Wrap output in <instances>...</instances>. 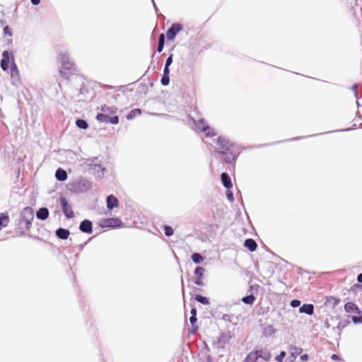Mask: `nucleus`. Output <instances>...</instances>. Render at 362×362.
<instances>
[{"label":"nucleus","mask_w":362,"mask_h":362,"mask_svg":"<svg viewBox=\"0 0 362 362\" xmlns=\"http://www.w3.org/2000/svg\"><path fill=\"white\" fill-rule=\"evenodd\" d=\"M11 60V77L12 78V84L16 86H18L21 84L20 74L12 52H10L8 50H4L3 52L0 66L3 71H7L9 68V63Z\"/></svg>","instance_id":"1"},{"label":"nucleus","mask_w":362,"mask_h":362,"mask_svg":"<svg viewBox=\"0 0 362 362\" xmlns=\"http://www.w3.org/2000/svg\"><path fill=\"white\" fill-rule=\"evenodd\" d=\"M33 219V209L29 206L24 208L18 218V223L16 228V230L21 235H23L26 231L30 230Z\"/></svg>","instance_id":"2"},{"label":"nucleus","mask_w":362,"mask_h":362,"mask_svg":"<svg viewBox=\"0 0 362 362\" xmlns=\"http://www.w3.org/2000/svg\"><path fill=\"white\" fill-rule=\"evenodd\" d=\"M59 57L62 63L59 73L63 78L69 79L76 71L75 64L70 62L69 57L66 54H60Z\"/></svg>","instance_id":"3"},{"label":"nucleus","mask_w":362,"mask_h":362,"mask_svg":"<svg viewBox=\"0 0 362 362\" xmlns=\"http://www.w3.org/2000/svg\"><path fill=\"white\" fill-rule=\"evenodd\" d=\"M91 187L92 183L85 178L74 180L67 185L68 189L74 193H83L90 189Z\"/></svg>","instance_id":"4"},{"label":"nucleus","mask_w":362,"mask_h":362,"mask_svg":"<svg viewBox=\"0 0 362 362\" xmlns=\"http://www.w3.org/2000/svg\"><path fill=\"white\" fill-rule=\"evenodd\" d=\"M216 153L221 156H225L224 160L226 163L231 165V166L234 168L235 162L241 153L240 148L233 149L231 151H220L216 150L214 151Z\"/></svg>","instance_id":"5"},{"label":"nucleus","mask_w":362,"mask_h":362,"mask_svg":"<svg viewBox=\"0 0 362 362\" xmlns=\"http://www.w3.org/2000/svg\"><path fill=\"white\" fill-rule=\"evenodd\" d=\"M233 337V334L230 331L223 332L218 337L217 341L214 343V346L218 349H223L230 343V341Z\"/></svg>","instance_id":"6"},{"label":"nucleus","mask_w":362,"mask_h":362,"mask_svg":"<svg viewBox=\"0 0 362 362\" xmlns=\"http://www.w3.org/2000/svg\"><path fill=\"white\" fill-rule=\"evenodd\" d=\"M216 144L223 148L222 151H231L240 148L238 145L232 143L224 136H219L216 139Z\"/></svg>","instance_id":"7"},{"label":"nucleus","mask_w":362,"mask_h":362,"mask_svg":"<svg viewBox=\"0 0 362 362\" xmlns=\"http://www.w3.org/2000/svg\"><path fill=\"white\" fill-rule=\"evenodd\" d=\"M95 119L100 123L117 124L119 119L117 115H110L106 114H97Z\"/></svg>","instance_id":"8"},{"label":"nucleus","mask_w":362,"mask_h":362,"mask_svg":"<svg viewBox=\"0 0 362 362\" xmlns=\"http://www.w3.org/2000/svg\"><path fill=\"white\" fill-rule=\"evenodd\" d=\"M197 128L200 129L201 132H204L206 137H214L217 134L214 129L206 124L204 119H200L198 121Z\"/></svg>","instance_id":"9"},{"label":"nucleus","mask_w":362,"mask_h":362,"mask_svg":"<svg viewBox=\"0 0 362 362\" xmlns=\"http://www.w3.org/2000/svg\"><path fill=\"white\" fill-rule=\"evenodd\" d=\"M62 210L67 218H71L74 216V211L72 210L71 206L69 205L68 200L66 198L64 197H61L59 198Z\"/></svg>","instance_id":"10"},{"label":"nucleus","mask_w":362,"mask_h":362,"mask_svg":"<svg viewBox=\"0 0 362 362\" xmlns=\"http://www.w3.org/2000/svg\"><path fill=\"white\" fill-rule=\"evenodd\" d=\"M183 28L182 24L178 23H175L171 25V26L167 30L166 37L168 40H173L176 35L180 32Z\"/></svg>","instance_id":"11"},{"label":"nucleus","mask_w":362,"mask_h":362,"mask_svg":"<svg viewBox=\"0 0 362 362\" xmlns=\"http://www.w3.org/2000/svg\"><path fill=\"white\" fill-rule=\"evenodd\" d=\"M101 224L102 227L106 228H118L122 226V222L119 218H109L104 219Z\"/></svg>","instance_id":"12"},{"label":"nucleus","mask_w":362,"mask_h":362,"mask_svg":"<svg viewBox=\"0 0 362 362\" xmlns=\"http://www.w3.org/2000/svg\"><path fill=\"white\" fill-rule=\"evenodd\" d=\"M204 268L202 267H197L194 269V274L195 275L194 284L197 286H204V284L202 281V277L204 273Z\"/></svg>","instance_id":"13"},{"label":"nucleus","mask_w":362,"mask_h":362,"mask_svg":"<svg viewBox=\"0 0 362 362\" xmlns=\"http://www.w3.org/2000/svg\"><path fill=\"white\" fill-rule=\"evenodd\" d=\"M79 230L82 233L91 234L93 233V223L88 219L83 220L80 223Z\"/></svg>","instance_id":"14"},{"label":"nucleus","mask_w":362,"mask_h":362,"mask_svg":"<svg viewBox=\"0 0 362 362\" xmlns=\"http://www.w3.org/2000/svg\"><path fill=\"white\" fill-rule=\"evenodd\" d=\"M107 208L112 210L118 206V199L113 194H110L106 198Z\"/></svg>","instance_id":"15"},{"label":"nucleus","mask_w":362,"mask_h":362,"mask_svg":"<svg viewBox=\"0 0 362 362\" xmlns=\"http://www.w3.org/2000/svg\"><path fill=\"white\" fill-rule=\"evenodd\" d=\"M101 110V112L98 114H106L110 115H115L117 113L118 108L115 106H107V105H101L100 107H98Z\"/></svg>","instance_id":"16"},{"label":"nucleus","mask_w":362,"mask_h":362,"mask_svg":"<svg viewBox=\"0 0 362 362\" xmlns=\"http://www.w3.org/2000/svg\"><path fill=\"white\" fill-rule=\"evenodd\" d=\"M221 180L222 185L227 189H230L233 187V183L230 179V177L227 173H222L221 175Z\"/></svg>","instance_id":"17"},{"label":"nucleus","mask_w":362,"mask_h":362,"mask_svg":"<svg viewBox=\"0 0 362 362\" xmlns=\"http://www.w3.org/2000/svg\"><path fill=\"white\" fill-rule=\"evenodd\" d=\"M90 169L93 170L94 174L98 177H102L104 175V173L105 171V167H103L100 164H90Z\"/></svg>","instance_id":"18"},{"label":"nucleus","mask_w":362,"mask_h":362,"mask_svg":"<svg viewBox=\"0 0 362 362\" xmlns=\"http://www.w3.org/2000/svg\"><path fill=\"white\" fill-rule=\"evenodd\" d=\"M49 210L47 207H41L36 212V217L41 221L46 220L49 216Z\"/></svg>","instance_id":"19"},{"label":"nucleus","mask_w":362,"mask_h":362,"mask_svg":"<svg viewBox=\"0 0 362 362\" xmlns=\"http://www.w3.org/2000/svg\"><path fill=\"white\" fill-rule=\"evenodd\" d=\"M314 305L313 304H307V303H305L303 304V305H301L299 308V312L300 313H305V314H307L308 315H311L313 314L314 313Z\"/></svg>","instance_id":"20"},{"label":"nucleus","mask_w":362,"mask_h":362,"mask_svg":"<svg viewBox=\"0 0 362 362\" xmlns=\"http://www.w3.org/2000/svg\"><path fill=\"white\" fill-rule=\"evenodd\" d=\"M243 245L250 252L255 251L257 247V244L256 241L252 238H247L245 240Z\"/></svg>","instance_id":"21"},{"label":"nucleus","mask_w":362,"mask_h":362,"mask_svg":"<svg viewBox=\"0 0 362 362\" xmlns=\"http://www.w3.org/2000/svg\"><path fill=\"white\" fill-rule=\"evenodd\" d=\"M55 233L59 239L66 240L70 235V231L66 228H59L57 229Z\"/></svg>","instance_id":"22"},{"label":"nucleus","mask_w":362,"mask_h":362,"mask_svg":"<svg viewBox=\"0 0 362 362\" xmlns=\"http://www.w3.org/2000/svg\"><path fill=\"white\" fill-rule=\"evenodd\" d=\"M258 359L257 349H255L247 354L243 362H257Z\"/></svg>","instance_id":"23"},{"label":"nucleus","mask_w":362,"mask_h":362,"mask_svg":"<svg viewBox=\"0 0 362 362\" xmlns=\"http://www.w3.org/2000/svg\"><path fill=\"white\" fill-rule=\"evenodd\" d=\"M259 358H262L265 361H269L272 358L271 353L266 349H257Z\"/></svg>","instance_id":"24"},{"label":"nucleus","mask_w":362,"mask_h":362,"mask_svg":"<svg viewBox=\"0 0 362 362\" xmlns=\"http://www.w3.org/2000/svg\"><path fill=\"white\" fill-rule=\"evenodd\" d=\"M67 173L66 170L59 168L55 172V177L60 182H64L67 179Z\"/></svg>","instance_id":"25"},{"label":"nucleus","mask_w":362,"mask_h":362,"mask_svg":"<svg viewBox=\"0 0 362 362\" xmlns=\"http://www.w3.org/2000/svg\"><path fill=\"white\" fill-rule=\"evenodd\" d=\"M344 310L346 313H353L356 312L359 313V309L358 306L353 302H348L344 305Z\"/></svg>","instance_id":"26"},{"label":"nucleus","mask_w":362,"mask_h":362,"mask_svg":"<svg viewBox=\"0 0 362 362\" xmlns=\"http://www.w3.org/2000/svg\"><path fill=\"white\" fill-rule=\"evenodd\" d=\"M165 37L164 34H163V33L160 34L159 37H158V47H157L158 52H161L163 51L164 45H165Z\"/></svg>","instance_id":"27"},{"label":"nucleus","mask_w":362,"mask_h":362,"mask_svg":"<svg viewBox=\"0 0 362 362\" xmlns=\"http://www.w3.org/2000/svg\"><path fill=\"white\" fill-rule=\"evenodd\" d=\"M197 321V316H191L189 317V322L192 325V329H191L190 332L192 334H195L198 331V326L196 324Z\"/></svg>","instance_id":"28"},{"label":"nucleus","mask_w":362,"mask_h":362,"mask_svg":"<svg viewBox=\"0 0 362 362\" xmlns=\"http://www.w3.org/2000/svg\"><path fill=\"white\" fill-rule=\"evenodd\" d=\"M141 114V110L136 108L131 110L129 114L127 115V119L128 120H132L134 119L136 116L140 115Z\"/></svg>","instance_id":"29"},{"label":"nucleus","mask_w":362,"mask_h":362,"mask_svg":"<svg viewBox=\"0 0 362 362\" xmlns=\"http://www.w3.org/2000/svg\"><path fill=\"white\" fill-rule=\"evenodd\" d=\"M256 298L253 294H250L246 296H244L242 298V301L246 305H252L255 300Z\"/></svg>","instance_id":"30"},{"label":"nucleus","mask_w":362,"mask_h":362,"mask_svg":"<svg viewBox=\"0 0 362 362\" xmlns=\"http://www.w3.org/2000/svg\"><path fill=\"white\" fill-rule=\"evenodd\" d=\"M9 222L8 216L5 213L0 214V227H5Z\"/></svg>","instance_id":"31"},{"label":"nucleus","mask_w":362,"mask_h":362,"mask_svg":"<svg viewBox=\"0 0 362 362\" xmlns=\"http://www.w3.org/2000/svg\"><path fill=\"white\" fill-rule=\"evenodd\" d=\"M194 299L196 301L200 303L202 305H209V300L208 298L203 296L199 294H197L194 296Z\"/></svg>","instance_id":"32"},{"label":"nucleus","mask_w":362,"mask_h":362,"mask_svg":"<svg viewBox=\"0 0 362 362\" xmlns=\"http://www.w3.org/2000/svg\"><path fill=\"white\" fill-rule=\"evenodd\" d=\"M191 259L194 263L200 264L204 260V257L200 253L194 252L191 256Z\"/></svg>","instance_id":"33"},{"label":"nucleus","mask_w":362,"mask_h":362,"mask_svg":"<svg viewBox=\"0 0 362 362\" xmlns=\"http://www.w3.org/2000/svg\"><path fill=\"white\" fill-rule=\"evenodd\" d=\"M76 125L81 129H86L88 127V122L83 119H77L76 121Z\"/></svg>","instance_id":"34"},{"label":"nucleus","mask_w":362,"mask_h":362,"mask_svg":"<svg viewBox=\"0 0 362 362\" xmlns=\"http://www.w3.org/2000/svg\"><path fill=\"white\" fill-rule=\"evenodd\" d=\"M264 334L272 336L276 332V329L272 325H268L264 329Z\"/></svg>","instance_id":"35"},{"label":"nucleus","mask_w":362,"mask_h":362,"mask_svg":"<svg viewBox=\"0 0 362 362\" xmlns=\"http://www.w3.org/2000/svg\"><path fill=\"white\" fill-rule=\"evenodd\" d=\"M163 229H164V233H165V236L167 237H170L173 235L174 233V230H173V228L170 226H168V225H165L163 226Z\"/></svg>","instance_id":"36"},{"label":"nucleus","mask_w":362,"mask_h":362,"mask_svg":"<svg viewBox=\"0 0 362 362\" xmlns=\"http://www.w3.org/2000/svg\"><path fill=\"white\" fill-rule=\"evenodd\" d=\"M349 324V320H341L339 322L337 327H333V329H339L341 331L342 329L345 328Z\"/></svg>","instance_id":"37"},{"label":"nucleus","mask_w":362,"mask_h":362,"mask_svg":"<svg viewBox=\"0 0 362 362\" xmlns=\"http://www.w3.org/2000/svg\"><path fill=\"white\" fill-rule=\"evenodd\" d=\"M85 93H88V88L85 86H82L78 92L77 97L79 98V100H84L85 98L81 97V95H83Z\"/></svg>","instance_id":"38"},{"label":"nucleus","mask_w":362,"mask_h":362,"mask_svg":"<svg viewBox=\"0 0 362 362\" xmlns=\"http://www.w3.org/2000/svg\"><path fill=\"white\" fill-rule=\"evenodd\" d=\"M160 83L163 86H166L170 83V76L163 75Z\"/></svg>","instance_id":"39"},{"label":"nucleus","mask_w":362,"mask_h":362,"mask_svg":"<svg viewBox=\"0 0 362 362\" xmlns=\"http://www.w3.org/2000/svg\"><path fill=\"white\" fill-rule=\"evenodd\" d=\"M354 324L362 323V315H353L351 317Z\"/></svg>","instance_id":"40"},{"label":"nucleus","mask_w":362,"mask_h":362,"mask_svg":"<svg viewBox=\"0 0 362 362\" xmlns=\"http://www.w3.org/2000/svg\"><path fill=\"white\" fill-rule=\"evenodd\" d=\"M286 355V351H281L279 355L275 357V360L277 362H282Z\"/></svg>","instance_id":"41"},{"label":"nucleus","mask_w":362,"mask_h":362,"mask_svg":"<svg viewBox=\"0 0 362 362\" xmlns=\"http://www.w3.org/2000/svg\"><path fill=\"white\" fill-rule=\"evenodd\" d=\"M226 197L227 199L230 202H233L234 201V197L233 192L230 189L226 190Z\"/></svg>","instance_id":"42"},{"label":"nucleus","mask_w":362,"mask_h":362,"mask_svg":"<svg viewBox=\"0 0 362 362\" xmlns=\"http://www.w3.org/2000/svg\"><path fill=\"white\" fill-rule=\"evenodd\" d=\"M300 300L298 299H293L291 301V306L293 308H298L300 305Z\"/></svg>","instance_id":"43"},{"label":"nucleus","mask_w":362,"mask_h":362,"mask_svg":"<svg viewBox=\"0 0 362 362\" xmlns=\"http://www.w3.org/2000/svg\"><path fill=\"white\" fill-rule=\"evenodd\" d=\"M173 60V54H170L168 57L167 58L165 61V66H167L168 67H170V66L172 64Z\"/></svg>","instance_id":"44"},{"label":"nucleus","mask_w":362,"mask_h":362,"mask_svg":"<svg viewBox=\"0 0 362 362\" xmlns=\"http://www.w3.org/2000/svg\"><path fill=\"white\" fill-rule=\"evenodd\" d=\"M4 34L5 35H9V36H12L13 33H12V31H11V29L9 28V26L8 25H6L4 28Z\"/></svg>","instance_id":"45"},{"label":"nucleus","mask_w":362,"mask_h":362,"mask_svg":"<svg viewBox=\"0 0 362 362\" xmlns=\"http://www.w3.org/2000/svg\"><path fill=\"white\" fill-rule=\"evenodd\" d=\"M232 317H233V315H228V314H224V315H223L221 319L223 320H224L225 322H232V319H231Z\"/></svg>","instance_id":"46"},{"label":"nucleus","mask_w":362,"mask_h":362,"mask_svg":"<svg viewBox=\"0 0 362 362\" xmlns=\"http://www.w3.org/2000/svg\"><path fill=\"white\" fill-rule=\"evenodd\" d=\"M291 349L294 350L293 353L296 355H298V354H300L302 352V349L299 348V347L291 346Z\"/></svg>","instance_id":"47"},{"label":"nucleus","mask_w":362,"mask_h":362,"mask_svg":"<svg viewBox=\"0 0 362 362\" xmlns=\"http://www.w3.org/2000/svg\"><path fill=\"white\" fill-rule=\"evenodd\" d=\"M358 87V85L356 83L353 85V86L351 87V90L354 91L356 97H357V94H358V92H357Z\"/></svg>","instance_id":"48"},{"label":"nucleus","mask_w":362,"mask_h":362,"mask_svg":"<svg viewBox=\"0 0 362 362\" xmlns=\"http://www.w3.org/2000/svg\"><path fill=\"white\" fill-rule=\"evenodd\" d=\"M163 75H165V76H170V69L169 67H168L167 66H164V69H163Z\"/></svg>","instance_id":"49"},{"label":"nucleus","mask_w":362,"mask_h":362,"mask_svg":"<svg viewBox=\"0 0 362 362\" xmlns=\"http://www.w3.org/2000/svg\"><path fill=\"white\" fill-rule=\"evenodd\" d=\"M361 287H362L361 285H359L358 284H356L351 287L350 291H355L356 288H361Z\"/></svg>","instance_id":"50"},{"label":"nucleus","mask_w":362,"mask_h":362,"mask_svg":"<svg viewBox=\"0 0 362 362\" xmlns=\"http://www.w3.org/2000/svg\"><path fill=\"white\" fill-rule=\"evenodd\" d=\"M300 360H301L302 361H308V360L309 356H308V354H305L301 355V356H300Z\"/></svg>","instance_id":"51"},{"label":"nucleus","mask_w":362,"mask_h":362,"mask_svg":"<svg viewBox=\"0 0 362 362\" xmlns=\"http://www.w3.org/2000/svg\"><path fill=\"white\" fill-rule=\"evenodd\" d=\"M331 299L333 300L334 306L338 305L340 301L339 298L334 297H331Z\"/></svg>","instance_id":"52"},{"label":"nucleus","mask_w":362,"mask_h":362,"mask_svg":"<svg viewBox=\"0 0 362 362\" xmlns=\"http://www.w3.org/2000/svg\"><path fill=\"white\" fill-rule=\"evenodd\" d=\"M197 309L196 308H192L190 310L191 316H197Z\"/></svg>","instance_id":"53"},{"label":"nucleus","mask_w":362,"mask_h":362,"mask_svg":"<svg viewBox=\"0 0 362 362\" xmlns=\"http://www.w3.org/2000/svg\"><path fill=\"white\" fill-rule=\"evenodd\" d=\"M331 358L332 360L333 361H337V360H339L340 359V357L339 355L337 354H332V356H331Z\"/></svg>","instance_id":"54"},{"label":"nucleus","mask_w":362,"mask_h":362,"mask_svg":"<svg viewBox=\"0 0 362 362\" xmlns=\"http://www.w3.org/2000/svg\"><path fill=\"white\" fill-rule=\"evenodd\" d=\"M357 281L358 283L362 284V273H361L358 275Z\"/></svg>","instance_id":"55"},{"label":"nucleus","mask_w":362,"mask_h":362,"mask_svg":"<svg viewBox=\"0 0 362 362\" xmlns=\"http://www.w3.org/2000/svg\"><path fill=\"white\" fill-rule=\"evenodd\" d=\"M30 1L33 5L37 6L40 4V0H30Z\"/></svg>","instance_id":"56"},{"label":"nucleus","mask_w":362,"mask_h":362,"mask_svg":"<svg viewBox=\"0 0 362 362\" xmlns=\"http://www.w3.org/2000/svg\"><path fill=\"white\" fill-rule=\"evenodd\" d=\"M206 362H213V358L210 355H208L206 357Z\"/></svg>","instance_id":"57"},{"label":"nucleus","mask_w":362,"mask_h":362,"mask_svg":"<svg viewBox=\"0 0 362 362\" xmlns=\"http://www.w3.org/2000/svg\"><path fill=\"white\" fill-rule=\"evenodd\" d=\"M181 284H182V294L184 295V294H185V288H184V281H183V279H182V280H181Z\"/></svg>","instance_id":"58"},{"label":"nucleus","mask_w":362,"mask_h":362,"mask_svg":"<svg viewBox=\"0 0 362 362\" xmlns=\"http://www.w3.org/2000/svg\"><path fill=\"white\" fill-rule=\"evenodd\" d=\"M325 327L326 329H329L330 327V325L329 324L328 320H325Z\"/></svg>","instance_id":"59"},{"label":"nucleus","mask_w":362,"mask_h":362,"mask_svg":"<svg viewBox=\"0 0 362 362\" xmlns=\"http://www.w3.org/2000/svg\"><path fill=\"white\" fill-rule=\"evenodd\" d=\"M151 1H152V4L153 5V7H154V9H155L156 12L157 13L158 12V7L156 6V4L154 0H151Z\"/></svg>","instance_id":"60"},{"label":"nucleus","mask_w":362,"mask_h":362,"mask_svg":"<svg viewBox=\"0 0 362 362\" xmlns=\"http://www.w3.org/2000/svg\"><path fill=\"white\" fill-rule=\"evenodd\" d=\"M204 349H205L207 351H210V349H209V348L208 345H207L206 343H205Z\"/></svg>","instance_id":"61"},{"label":"nucleus","mask_w":362,"mask_h":362,"mask_svg":"<svg viewBox=\"0 0 362 362\" xmlns=\"http://www.w3.org/2000/svg\"><path fill=\"white\" fill-rule=\"evenodd\" d=\"M303 137H296V138H293L291 139V140L292 141H295V140H299V139H301Z\"/></svg>","instance_id":"62"},{"label":"nucleus","mask_w":362,"mask_h":362,"mask_svg":"<svg viewBox=\"0 0 362 362\" xmlns=\"http://www.w3.org/2000/svg\"><path fill=\"white\" fill-rule=\"evenodd\" d=\"M291 357H293V358H295L296 357V355L293 352L291 354Z\"/></svg>","instance_id":"63"},{"label":"nucleus","mask_w":362,"mask_h":362,"mask_svg":"<svg viewBox=\"0 0 362 362\" xmlns=\"http://www.w3.org/2000/svg\"><path fill=\"white\" fill-rule=\"evenodd\" d=\"M83 245H81V247H79L80 251H81V250H82V249H83Z\"/></svg>","instance_id":"64"}]
</instances>
